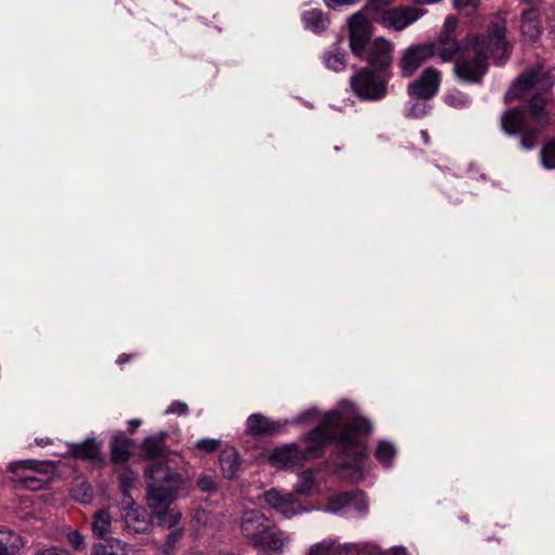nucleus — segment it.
<instances>
[{
	"label": "nucleus",
	"mask_w": 555,
	"mask_h": 555,
	"mask_svg": "<svg viewBox=\"0 0 555 555\" xmlns=\"http://www.w3.org/2000/svg\"><path fill=\"white\" fill-rule=\"evenodd\" d=\"M371 431L370 421L356 414L353 403L344 401L339 409L327 412L320 425L307 435L305 449L297 444L278 448L271 454L270 461L275 467L293 469L304 461L320 457L324 446L332 441H336L340 452L359 461L366 455V447L361 437L370 435Z\"/></svg>",
	"instance_id": "obj_1"
},
{
	"label": "nucleus",
	"mask_w": 555,
	"mask_h": 555,
	"mask_svg": "<svg viewBox=\"0 0 555 555\" xmlns=\"http://www.w3.org/2000/svg\"><path fill=\"white\" fill-rule=\"evenodd\" d=\"M506 48L505 25L498 18L491 23L487 37L478 36L465 44L463 53L454 64L455 76L465 82H478L487 73L488 55L501 60Z\"/></svg>",
	"instance_id": "obj_2"
},
{
	"label": "nucleus",
	"mask_w": 555,
	"mask_h": 555,
	"mask_svg": "<svg viewBox=\"0 0 555 555\" xmlns=\"http://www.w3.org/2000/svg\"><path fill=\"white\" fill-rule=\"evenodd\" d=\"M145 475L151 479L147 486V506L151 516L163 527H176L181 519V513L170 508V505L184 482L183 476L160 461L154 462L145 470Z\"/></svg>",
	"instance_id": "obj_3"
},
{
	"label": "nucleus",
	"mask_w": 555,
	"mask_h": 555,
	"mask_svg": "<svg viewBox=\"0 0 555 555\" xmlns=\"http://www.w3.org/2000/svg\"><path fill=\"white\" fill-rule=\"evenodd\" d=\"M240 529L250 545L268 553L282 554L292 541L289 533L279 529L257 508L245 509L242 513Z\"/></svg>",
	"instance_id": "obj_4"
},
{
	"label": "nucleus",
	"mask_w": 555,
	"mask_h": 555,
	"mask_svg": "<svg viewBox=\"0 0 555 555\" xmlns=\"http://www.w3.org/2000/svg\"><path fill=\"white\" fill-rule=\"evenodd\" d=\"M553 85L552 79L537 66L522 73L506 93V99H528L530 112L537 124L544 126L548 122L552 109L550 102L543 94Z\"/></svg>",
	"instance_id": "obj_5"
},
{
	"label": "nucleus",
	"mask_w": 555,
	"mask_h": 555,
	"mask_svg": "<svg viewBox=\"0 0 555 555\" xmlns=\"http://www.w3.org/2000/svg\"><path fill=\"white\" fill-rule=\"evenodd\" d=\"M388 75L361 68L350 79L354 94L364 101H378L387 93Z\"/></svg>",
	"instance_id": "obj_6"
},
{
	"label": "nucleus",
	"mask_w": 555,
	"mask_h": 555,
	"mask_svg": "<svg viewBox=\"0 0 555 555\" xmlns=\"http://www.w3.org/2000/svg\"><path fill=\"white\" fill-rule=\"evenodd\" d=\"M393 46L384 38L375 39L367 48L361 59H364L369 65L367 69L388 75V70L392 64Z\"/></svg>",
	"instance_id": "obj_7"
},
{
	"label": "nucleus",
	"mask_w": 555,
	"mask_h": 555,
	"mask_svg": "<svg viewBox=\"0 0 555 555\" xmlns=\"http://www.w3.org/2000/svg\"><path fill=\"white\" fill-rule=\"evenodd\" d=\"M502 127L509 134H520V143L524 149L530 150L534 146L538 129L527 124L526 114L521 111L512 109L502 116Z\"/></svg>",
	"instance_id": "obj_8"
},
{
	"label": "nucleus",
	"mask_w": 555,
	"mask_h": 555,
	"mask_svg": "<svg viewBox=\"0 0 555 555\" xmlns=\"http://www.w3.org/2000/svg\"><path fill=\"white\" fill-rule=\"evenodd\" d=\"M434 56L435 51L430 44L410 46L403 51L398 62L400 75L403 78L412 77L424 63Z\"/></svg>",
	"instance_id": "obj_9"
},
{
	"label": "nucleus",
	"mask_w": 555,
	"mask_h": 555,
	"mask_svg": "<svg viewBox=\"0 0 555 555\" xmlns=\"http://www.w3.org/2000/svg\"><path fill=\"white\" fill-rule=\"evenodd\" d=\"M41 466L35 460H22L10 463L8 468L15 475L14 481L17 486L35 491L43 486V480L35 476L42 472Z\"/></svg>",
	"instance_id": "obj_10"
},
{
	"label": "nucleus",
	"mask_w": 555,
	"mask_h": 555,
	"mask_svg": "<svg viewBox=\"0 0 555 555\" xmlns=\"http://www.w3.org/2000/svg\"><path fill=\"white\" fill-rule=\"evenodd\" d=\"M440 83L441 73L434 67H428L423 70L420 78L409 85L408 92L410 96L417 100H428L438 93Z\"/></svg>",
	"instance_id": "obj_11"
},
{
	"label": "nucleus",
	"mask_w": 555,
	"mask_h": 555,
	"mask_svg": "<svg viewBox=\"0 0 555 555\" xmlns=\"http://www.w3.org/2000/svg\"><path fill=\"white\" fill-rule=\"evenodd\" d=\"M266 503L275 512L291 518L306 511L305 506L292 493L282 492L278 489H270L263 493Z\"/></svg>",
	"instance_id": "obj_12"
},
{
	"label": "nucleus",
	"mask_w": 555,
	"mask_h": 555,
	"mask_svg": "<svg viewBox=\"0 0 555 555\" xmlns=\"http://www.w3.org/2000/svg\"><path fill=\"white\" fill-rule=\"evenodd\" d=\"M371 38V28L363 13L358 12L349 20V46L352 53L362 56Z\"/></svg>",
	"instance_id": "obj_13"
},
{
	"label": "nucleus",
	"mask_w": 555,
	"mask_h": 555,
	"mask_svg": "<svg viewBox=\"0 0 555 555\" xmlns=\"http://www.w3.org/2000/svg\"><path fill=\"white\" fill-rule=\"evenodd\" d=\"M353 509L359 514H365L367 511V502L362 491L343 492L332 496L326 506V511L331 513H346Z\"/></svg>",
	"instance_id": "obj_14"
},
{
	"label": "nucleus",
	"mask_w": 555,
	"mask_h": 555,
	"mask_svg": "<svg viewBox=\"0 0 555 555\" xmlns=\"http://www.w3.org/2000/svg\"><path fill=\"white\" fill-rule=\"evenodd\" d=\"M420 11L411 7H399L383 12L382 24L387 28L402 30L420 17Z\"/></svg>",
	"instance_id": "obj_15"
},
{
	"label": "nucleus",
	"mask_w": 555,
	"mask_h": 555,
	"mask_svg": "<svg viewBox=\"0 0 555 555\" xmlns=\"http://www.w3.org/2000/svg\"><path fill=\"white\" fill-rule=\"evenodd\" d=\"M125 531L129 534H145L151 528L146 511L134 504L127 506L122 513Z\"/></svg>",
	"instance_id": "obj_16"
},
{
	"label": "nucleus",
	"mask_w": 555,
	"mask_h": 555,
	"mask_svg": "<svg viewBox=\"0 0 555 555\" xmlns=\"http://www.w3.org/2000/svg\"><path fill=\"white\" fill-rule=\"evenodd\" d=\"M435 55L439 56L442 62H450L457 53L464 51L465 46H461L455 37L439 35L436 41L429 43Z\"/></svg>",
	"instance_id": "obj_17"
},
{
	"label": "nucleus",
	"mask_w": 555,
	"mask_h": 555,
	"mask_svg": "<svg viewBox=\"0 0 555 555\" xmlns=\"http://www.w3.org/2000/svg\"><path fill=\"white\" fill-rule=\"evenodd\" d=\"M68 453L81 461H102L101 444L94 438H89L80 443H69Z\"/></svg>",
	"instance_id": "obj_18"
},
{
	"label": "nucleus",
	"mask_w": 555,
	"mask_h": 555,
	"mask_svg": "<svg viewBox=\"0 0 555 555\" xmlns=\"http://www.w3.org/2000/svg\"><path fill=\"white\" fill-rule=\"evenodd\" d=\"M521 33L531 41H535L541 35L540 10L530 8L521 14Z\"/></svg>",
	"instance_id": "obj_19"
},
{
	"label": "nucleus",
	"mask_w": 555,
	"mask_h": 555,
	"mask_svg": "<svg viewBox=\"0 0 555 555\" xmlns=\"http://www.w3.org/2000/svg\"><path fill=\"white\" fill-rule=\"evenodd\" d=\"M281 425L269 417L256 413L247 418V428L253 435H272L280 429Z\"/></svg>",
	"instance_id": "obj_20"
},
{
	"label": "nucleus",
	"mask_w": 555,
	"mask_h": 555,
	"mask_svg": "<svg viewBox=\"0 0 555 555\" xmlns=\"http://www.w3.org/2000/svg\"><path fill=\"white\" fill-rule=\"evenodd\" d=\"M92 532L102 540H109L108 535L113 532V517L108 509L101 508L93 515Z\"/></svg>",
	"instance_id": "obj_21"
},
{
	"label": "nucleus",
	"mask_w": 555,
	"mask_h": 555,
	"mask_svg": "<svg viewBox=\"0 0 555 555\" xmlns=\"http://www.w3.org/2000/svg\"><path fill=\"white\" fill-rule=\"evenodd\" d=\"M111 453L113 462H126L131 455V441L124 435L114 437L111 442Z\"/></svg>",
	"instance_id": "obj_22"
},
{
	"label": "nucleus",
	"mask_w": 555,
	"mask_h": 555,
	"mask_svg": "<svg viewBox=\"0 0 555 555\" xmlns=\"http://www.w3.org/2000/svg\"><path fill=\"white\" fill-rule=\"evenodd\" d=\"M240 461L237 453L234 449H225L220 454V466L223 476L227 479H232L240 468Z\"/></svg>",
	"instance_id": "obj_23"
},
{
	"label": "nucleus",
	"mask_w": 555,
	"mask_h": 555,
	"mask_svg": "<svg viewBox=\"0 0 555 555\" xmlns=\"http://www.w3.org/2000/svg\"><path fill=\"white\" fill-rule=\"evenodd\" d=\"M305 26L315 33L323 31L328 26V18L321 10L311 9L302 14Z\"/></svg>",
	"instance_id": "obj_24"
},
{
	"label": "nucleus",
	"mask_w": 555,
	"mask_h": 555,
	"mask_svg": "<svg viewBox=\"0 0 555 555\" xmlns=\"http://www.w3.org/2000/svg\"><path fill=\"white\" fill-rule=\"evenodd\" d=\"M20 535L5 530H0V555H15L22 547Z\"/></svg>",
	"instance_id": "obj_25"
},
{
	"label": "nucleus",
	"mask_w": 555,
	"mask_h": 555,
	"mask_svg": "<svg viewBox=\"0 0 555 555\" xmlns=\"http://www.w3.org/2000/svg\"><path fill=\"white\" fill-rule=\"evenodd\" d=\"M167 437L166 433H160L157 436L147 437L143 441V450L147 457L156 459L160 457L165 451V438Z\"/></svg>",
	"instance_id": "obj_26"
},
{
	"label": "nucleus",
	"mask_w": 555,
	"mask_h": 555,
	"mask_svg": "<svg viewBox=\"0 0 555 555\" xmlns=\"http://www.w3.org/2000/svg\"><path fill=\"white\" fill-rule=\"evenodd\" d=\"M70 494L75 501L81 504L91 503L94 496L92 486L88 481L81 479L76 480L70 490Z\"/></svg>",
	"instance_id": "obj_27"
},
{
	"label": "nucleus",
	"mask_w": 555,
	"mask_h": 555,
	"mask_svg": "<svg viewBox=\"0 0 555 555\" xmlns=\"http://www.w3.org/2000/svg\"><path fill=\"white\" fill-rule=\"evenodd\" d=\"M396 453L397 450L391 442L380 440L376 447L374 455L384 466L388 467L391 465Z\"/></svg>",
	"instance_id": "obj_28"
},
{
	"label": "nucleus",
	"mask_w": 555,
	"mask_h": 555,
	"mask_svg": "<svg viewBox=\"0 0 555 555\" xmlns=\"http://www.w3.org/2000/svg\"><path fill=\"white\" fill-rule=\"evenodd\" d=\"M314 483V473L311 469H307L298 475V480L295 485V491L299 494L308 495L311 493Z\"/></svg>",
	"instance_id": "obj_29"
},
{
	"label": "nucleus",
	"mask_w": 555,
	"mask_h": 555,
	"mask_svg": "<svg viewBox=\"0 0 555 555\" xmlns=\"http://www.w3.org/2000/svg\"><path fill=\"white\" fill-rule=\"evenodd\" d=\"M323 61L326 67L334 72L344 70L346 67L345 54L338 50H331L324 53Z\"/></svg>",
	"instance_id": "obj_30"
},
{
	"label": "nucleus",
	"mask_w": 555,
	"mask_h": 555,
	"mask_svg": "<svg viewBox=\"0 0 555 555\" xmlns=\"http://www.w3.org/2000/svg\"><path fill=\"white\" fill-rule=\"evenodd\" d=\"M540 158L543 168L555 169V139L546 141L540 151Z\"/></svg>",
	"instance_id": "obj_31"
},
{
	"label": "nucleus",
	"mask_w": 555,
	"mask_h": 555,
	"mask_svg": "<svg viewBox=\"0 0 555 555\" xmlns=\"http://www.w3.org/2000/svg\"><path fill=\"white\" fill-rule=\"evenodd\" d=\"M341 547L336 546V542L332 539L315 543L310 547L308 555H334L338 554Z\"/></svg>",
	"instance_id": "obj_32"
},
{
	"label": "nucleus",
	"mask_w": 555,
	"mask_h": 555,
	"mask_svg": "<svg viewBox=\"0 0 555 555\" xmlns=\"http://www.w3.org/2000/svg\"><path fill=\"white\" fill-rule=\"evenodd\" d=\"M184 531L181 528H175L166 538L162 553L163 555H173L176 545L183 538Z\"/></svg>",
	"instance_id": "obj_33"
},
{
	"label": "nucleus",
	"mask_w": 555,
	"mask_h": 555,
	"mask_svg": "<svg viewBox=\"0 0 555 555\" xmlns=\"http://www.w3.org/2000/svg\"><path fill=\"white\" fill-rule=\"evenodd\" d=\"M109 547L115 548L118 555H141V548L119 539H109Z\"/></svg>",
	"instance_id": "obj_34"
},
{
	"label": "nucleus",
	"mask_w": 555,
	"mask_h": 555,
	"mask_svg": "<svg viewBox=\"0 0 555 555\" xmlns=\"http://www.w3.org/2000/svg\"><path fill=\"white\" fill-rule=\"evenodd\" d=\"M446 103L452 107L461 108L465 107L470 103L467 94L461 91H452L446 96Z\"/></svg>",
	"instance_id": "obj_35"
},
{
	"label": "nucleus",
	"mask_w": 555,
	"mask_h": 555,
	"mask_svg": "<svg viewBox=\"0 0 555 555\" xmlns=\"http://www.w3.org/2000/svg\"><path fill=\"white\" fill-rule=\"evenodd\" d=\"M429 111V106L416 99V101H410L408 103L406 116L410 118H421L425 116Z\"/></svg>",
	"instance_id": "obj_36"
},
{
	"label": "nucleus",
	"mask_w": 555,
	"mask_h": 555,
	"mask_svg": "<svg viewBox=\"0 0 555 555\" xmlns=\"http://www.w3.org/2000/svg\"><path fill=\"white\" fill-rule=\"evenodd\" d=\"M197 487L199 490L207 493H215L218 491V482L212 475H201L197 479Z\"/></svg>",
	"instance_id": "obj_37"
},
{
	"label": "nucleus",
	"mask_w": 555,
	"mask_h": 555,
	"mask_svg": "<svg viewBox=\"0 0 555 555\" xmlns=\"http://www.w3.org/2000/svg\"><path fill=\"white\" fill-rule=\"evenodd\" d=\"M364 555H409L403 547H393L388 551H382L373 544H364Z\"/></svg>",
	"instance_id": "obj_38"
},
{
	"label": "nucleus",
	"mask_w": 555,
	"mask_h": 555,
	"mask_svg": "<svg viewBox=\"0 0 555 555\" xmlns=\"http://www.w3.org/2000/svg\"><path fill=\"white\" fill-rule=\"evenodd\" d=\"M219 446L220 440L210 438L199 439L195 442V449L204 453H211L216 451Z\"/></svg>",
	"instance_id": "obj_39"
},
{
	"label": "nucleus",
	"mask_w": 555,
	"mask_h": 555,
	"mask_svg": "<svg viewBox=\"0 0 555 555\" xmlns=\"http://www.w3.org/2000/svg\"><path fill=\"white\" fill-rule=\"evenodd\" d=\"M137 479V475L129 468H122L119 473V480L125 492L131 488Z\"/></svg>",
	"instance_id": "obj_40"
},
{
	"label": "nucleus",
	"mask_w": 555,
	"mask_h": 555,
	"mask_svg": "<svg viewBox=\"0 0 555 555\" xmlns=\"http://www.w3.org/2000/svg\"><path fill=\"white\" fill-rule=\"evenodd\" d=\"M67 539L75 550L81 551L86 548L85 538L78 531L68 532Z\"/></svg>",
	"instance_id": "obj_41"
},
{
	"label": "nucleus",
	"mask_w": 555,
	"mask_h": 555,
	"mask_svg": "<svg viewBox=\"0 0 555 555\" xmlns=\"http://www.w3.org/2000/svg\"><path fill=\"white\" fill-rule=\"evenodd\" d=\"M338 555H364V544H346L339 550Z\"/></svg>",
	"instance_id": "obj_42"
},
{
	"label": "nucleus",
	"mask_w": 555,
	"mask_h": 555,
	"mask_svg": "<svg viewBox=\"0 0 555 555\" xmlns=\"http://www.w3.org/2000/svg\"><path fill=\"white\" fill-rule=\"evenodd\" d=\"M457 27V20L454 16H448L444 21L440 35H447L448 37H455L454 31Z\"/></svg>",
	"instance_id": "obj_43"
},
{
	"label": "nucleus",
	"mask_w": 555,
	"mask_h": 555,
	"mask_svg": "<svg viewBox=\"0 0 555 555\" xmlns=\"http://www.w3.org/2000/svg\"><path fill=\"white\" fill-rule=\"evenodd\" d=\"M189 411V406L185 402L175 401L166 410V414H178L185 415Z\"/></svg>",
	"instance_id": "obj_44"
},
{
	"label": "nucleus",
	"mask_w": 555,
	"mask_h": 555,
	"mask_svg": "<svg viewBox=\"0 0 555 555\" xmlns=\"http://www.w3.org/2000/svg\"><path fill=\"white\" fill-rule=\"evenodd\" d=\"M318 416H319V411L315 408H311V409H308L307 411L302 412L301 414H299L296 417L295 423H297V424L307 423V422H310V421L317 418Z\"/></svg>",
	"instance_id": "obj_45"
},
{
	"label": "nucleus",
	"mask_w": 555,
	"mask_h": 555,
	"mask_svg": "<svg viewBox=\"0 0 555 555\" xmlns=\"http://www.w3.org/2000/svg\"><path fill=\"white\" fill-rule=\"evenodd\" d=\"M92 555H118L115 548L109 547V540L107 544H95L92 548Z\"/></svg>",
	"instance_id": "obj_46"
},
{
	"label": "nucleus",
	"mask_w": 555,
	"mask_h": 555,
	"mask_svg": "<svg viewBox=\"0 0 555 555\" xmlns=\"http://www.w3.org/2000/svg\"><path fill=\"white\" fill-rule=\"evenodd\" d=\"M480 0H454L457 10H474L478 7Z\"/></svg>",
	"instance_id": "obj_47"
},
{
	"label": "nucleus",
	"mask_w": 555,
	"mask_h": 555,
	"mask_svg": "<svg viewBox=\"0 0 555 555\" xmlns=\"http://www.w3.org/2000/svg\"><path fill=\"white\" fill-rule=\"evenodd\" d=\"M34 555H70L66 550L59 548L55 546L39 548L35 552Z\"/></svg>",
	"instance_id": "obj_48"
},
{
	"label": "nucleus",
	"mask_w": 555,
	"mask_h": 555,
	"mask_svg": "<svg viewBox=\"0 0 555 555\" xmlns=\"http://www.w3.org/2000/svg\"><path fill=\"white\" fill-rule=\"evenodd\" d=\"M326 5L331 9H336L341 5H349L356 2V0H325Z\"/></svg>",
	"instance_id": "obj_49"
},
{
	"label": "nucleus",
	"mask_w": 555,
	"mask_h": 555,
	"mask_svg": "<svg viewBox=\"0 0 555 555\" xmlns=\"http://www.w3.org/2000/svg\"><path fill=\"white\" fill-rule=\"evenodd\" d=\"M421 137H422V139H423L425 144H429L430 138H429V134H428V132L426 130H422L421 131Z\"/></svg>",
	"instance_id": "obj_50"
},
{
	"label": "nucleus",
	"mask_w": 555,
	"mask_h": 555,
	"mask_svg": "<svg viewBox=\"0 0 555 555\" xmlns=\"http://www.w3.org/2000/svg\"><path fill=\"white\" fill-rule=\"evenodd\" d=\"M128 360H129V358H128L126 354H122V356H120V357L118 358L117 363H118L119 365H121V364H124V363L128 362Z\"/></svg>",
	"instance_id": "obj_51"
},
{
	"label": "nucleus",
	"mask_w": 555,
	"mask_h": 555,
	"mask_svg": "<svg viewBox=\"0 0 555 555\" xmlns=\"http://www.w3.org/2000/svg\"><path fill=\"white\" fill-rule=\"evenodd\" d=\"M140 424H141V421H140V420H132V421H130V425H131L133 428H137Z\"/></svg>",
	"instance_id": "obj_52"
},
{
	"label": "nucleus",
	"mask_w": 555,
	"mask_h": 555,
	"mask_svg": "<svg viewBox=\"0 0 555 555\" xmlns=\"http://www.w3.org/2000/svg\"><path fill=\"white\" fill-rule=\"evenodd\" d=\"M37 443L42 446L43 444V440H37Z\"/></svg>",
	"instance_id": "obj_53"
}]
</instances>
